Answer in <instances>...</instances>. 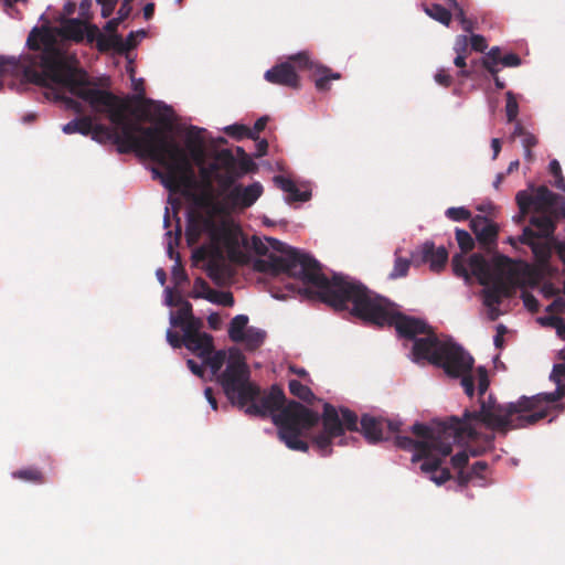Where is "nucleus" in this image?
<instances>
[{"label":"nucleus","mask_w":565,"mask_h":565,"mask_svg":"<svg viewBox=\"0 0 565 565\" xmlns=\"http://www.w3.org/2000/svg\"><path fill=\"white\" fill-rule=\"evenodd\" d=\"M262 256H265L262 259V270L273 275L285 274L301 280L313 289L320 300L335 310H347L352 316L379 327L394 326L399 337L413 341L412 355L415 362L428 361L443 367L448 376L460 377V384L469 397L475 394L477 381L479 407L466 409L462 418L457 417L465 424L476 419L473 437L479 434V428L500 431L519 428L509 425L494 426L487 420L486 415L481 413V407L490 398L497 406L504 409L511 404H518V401L502 405L498 404L492 395L486 397L490 384L486 367L479 366L475 376L472 374L473 358L452 339L437 337L424 320L402 315L395 303L374 294L350 276L333 273L332 278H328L322 271L321 264L302 249L265 236L262 238Z\"/></svg>","instance_id":"1"},{"label":"nucleus","mask_w":565,"mask_h":565,"mask_svg":"<svg viewBox=\"0 0 565 565\" xmlns=\"http://www.w3.org/2000/svg\"><path fill=\"white\" fill-rule=\"evenodd\" d=\"M183 345L201 358L222 386L232 405L244 409L247 415H270L278 427L279 439L291 450L307 451L309 446L300 439L303 431L319 422V414L306 406L289 402L287 405L284 391L273 385L267 395L260 397V390L250 381L248 366L244 356L231 350L213 351V338L203 332L183 340Z\"/></svg>","instance_id":"2"},{"label":"nucleus","mask_w":565,"mask_h":565,"mask_svg":"<svg viewBox=\"0 0 565 565\" xmlns=\"http://www.w3.org/2000/svg\"><path fill=\"white\" fill-rule=\"evenodd\" d=\"M98 28L78 19H68L55 30L36 26L30 32L26 45L31 53L25 57V76L33 83L51 89L56 100H63L67 107L81 111V105L72 96L84 98L86 90H100L93 86L85 71L78 67L76 54L71 51V41L84 39L93 43Z\"/></svg>","instance_id":"3"},{"label":"nucleus","mask_w":565,"mask_h":565,"mask_svg":"<svg viewBox=\"0 0 565 565\" xmlns=\"http://www.w3.org/2000/svg\"><path fill=\"white\" fill-rule=\"evenodd\" d=\"M81 99L94 114L106 116L119 130L113 141L120 153L134 150L140 157L173 168L185 163L184 151L159 126L143 127L130 122L126 106L114 94L103 89L86 90Z\"/></svg>","instance_id":"4"},{"label":"nucleus","mask_w":565,"mask_h":565,"mask_svg":"<svg viewBox=\"0 0 565 565\" xmlns=\"http://www.w3.org/2000/svg\"><path fill=\"white\" fill-rule=\"evenodd\" d=\"M476 423H460L457 416L446 422H435L431 426L415 423L411 426L415 438L396 435L394 443L396 447L413 454L412 462L422 461L419 469L428 473L433 482L441 486L451 477L448 469L438 471L443 460L451 454L456 443L473 438Z\"/></svg>","instance_id":"5"},{"label":"nucleus","mask_w":565,"mask_h":565,"mask_svg":"<svg viewBox=\"0 0 565 565\" xmlns=\"http://www.w3.org/2000/svg\"><path fill=\"white\" fill-rule=\"evenodd\" d=\"M452 271L467 285L475 276L483 286L481 291L483 306L487 308L488 318L497 320L501 315L499 306L502 300L509 298L516 282L515 265L507 256H497L491 260L479 254L471 255L467 260L460 254L452 257Z\"/></svg>","instance_id":"6"},{"label":"nucleus","mask_w":565,"mask_h":565,"mask_svg":"<svg viewBox=\"0 0 565 565\" xmlns=\"http://www.w3.org/2000/svg\"><path fill=\"white\" fill-rule=\"evenodd\" d=\"M550 379L557 385L554 392L539 393L531 397L521 396L518 404H511L507 409L497 406L490 398L482 404L481 413L486 415L490 425L529 427L546 416L545 406L564 396L565 388L561 386V383L565 381V362L554 365Z\"/></svg>","instance_id":"7"},{"label":"nucleus","mask_w":565,"mask_h":565,"mask_svg":"<svg viewBox=\"0 0 565 565\" xmlns=\"http://www.w3.org/2000/svg\"><path fill=\"white\" fill-rule=\"evenodd\" d=\"M203 228L209 234L210 245L202 246L196 254L202 258H210L205 271L215 284L220 285L225 276L223 258L226 256L231 260L242 259L243 247L247 242L237 228L225 222L215 223L212 220H205Z\"/></svg>","instance_id":"8"},{"label":"nucleus","mask_w":565,"mask_h":565,"mask_svg":"<svg viewBox=\"0 0 565 565\" xmlns=\"http://www.w3.org/2000/svg\"><path fill=\"white\" fill-rule=\"evenodd\" d=\"M358 416L348 408L339 411L332 405L326 403L323 406L322 425L323 430L313 438V447L322 457L331 455L332 445H348V437H344V430H358Z\"/></svg>","instance_id":"9"},{"label":"nucleus","mask_w":565,"mask_h":565,"mask_svg":"<svg viewBox=\"0 0 565 565\" xmlns=\"http://www.w3.org/2000/svg\"><path fill=\"white\" fill-rule=\"evenodd\" d=\"M252 166V159L237 163L230 150H222L214 160L200 167V177L207 186L215 182L221 193L226 195Z\"/></svg>","instance_id":"10"},{"label":"nucleus","mask_w":565,"mask_h":565,"mask_svg":"<svg viewBox=\"0 0 565 565\" xmlns=\"http://www.w3.org/2000/svg\"><path fill=\"white\" fill-rule=\"evenodd\" d=\"M361 431L370 444H376L386 440L390 434L399 431L402 422L398 419H385L369 414L362 416Z\"/></svg>","instance_id":"11"},{"label":"nucleus","mask_w":565,"mask_h":565,"mask_svg":"<svg viewBox=\"0 0 565 565\" xmlns=\"http://www.w3.org/2000/svg\"><path fill=\"white\" fill-rule=\"evenodd\" d=\"M170 214H169V207L166 206L164 217H163V227L167 230L164 234V243L167 248V255L169 258L175 260L172 269H171V276L172 280L175 285H181L188 280V275L185 270L182 268L180 264V257L179 254L174 252V245L179 244V239L181 236V226H180V218L177 217V224L174 227V236L173 231L170 230Z\"/></svg>","instance_id":"12"},{"label":"nucleus","mask_w":565,"mask_h":565,"mask_svg":"<svg viewBox=\"0 0 565 565\" xmlns=\"http://www.w3.org/2000/svg\"><path fill=\"white\" fill-rule=\"evenodd\" d=\"M448 260V252L445 246H436L426 241L412 253V262L416 265L428 264L430 270L440 271Z\"/></svg>","instance_id":"13"},{"label":"nucleus","mask_w":565,"mask_h":565,"mask_svg":"<svg viewBox=\"0 0 565 565\" xmlns=\"http://www.w3.org/2000/svg\"><path fill=\"white\" fill-rule=\"evenodd\" d=\"M264 188L262 183L255 181L246 186H243L242 184H234L225 198L232 206L237 209H247L262 196Z\"/></svg>","instance_id":"14"},{"label":"nucleus","mask_w":565,"mask_h":565,"mask_svg":"<svg viewBox=\"0 0 565 565\" xmlns=\"http://www.w3.org/2000/svg\"><path fill=\"white\" fill-rule=\"evenodd\" d=\"M289 60L296 62L300 68L315 71V74L318 76L316 79V87L318 90H328L329 81L340 78L339 73H333L328 67L313 62L306 51L291 55Z\"/></svg>","instance_id":"15"},{"label":"nucleus","mask_w":565,"mask_h":565,"mask_svg":"<svg viewBox=\"0 0 565 565\" xmlns=\"http://www.w3.org/2000/svg\"><path fill=\"white\" fill-rule=\"evenodd\" d=\"M481 429L482 428L478 429L479 434L477 435V437H473L471 439H467V440L460 443V444H462V443H468V441H471V440H479L480 439L481 440V446H479V447H470L469 450H462V451H459L456 455H454L451 457V465H452L454 468L462 469L468 463V460H469L470 456L477 457V456L481 455L483 451L492 448L493 440H494L493 430L488 429V431L483 434L481 431Z\"/></svg>","instance_id":"16"},{"label":"nucleus","mask_w":565,"mask_h":565,"mask_svg":"<svg viewBox=\"0 0 565 565\" xmlns=\"http://www.w3.org/2000/svg\"><path fill=\"white\" fill-rule=\"evenodd\" d=\"M470 228L480 244L484 246L495 244L498 226L487 216L476 215L472 217L470 220Z\"/></svg>","instance_id":"17"},{"label":"nucleus","mask_w":565,"mask_h":565,"mask_svg":"<svg viewBox=\"0 0 565 565\" xmlns=\"http://www.w3.org/2000/svg\"><path fill=\"white\" fill-rule=\"evenodd\" d=\"M265 79L271 84L297 88L299 77L289 62L280 63L265 72Z\"/></svg>","instance_id":"18"},{"label":"nucleus","mask_w":565,"mask_h":565,"mask_svg":"<svg viewBox=\"0 0 565 565\" xmlns=\"http://www.w3.org/2000/svg\"><path fill=\"white\" fill-rule=\"evenodd\" d=\"M508 242L515 245L516 242L530 246L532 253L537 262H545L550 256V248L546 242H541L536 237L535 232L530 227H525L519 237H509Z\"/></svg>","instance_id":"19"},{"label":"nucleus","mask_w":565,"mask_h":565,"mask_svg":"<svg viewBox=\"0 0 565 565\" xmlns=\"http://www.w3.org/2000/svg\"><path fill=\"white\" fill-rule=\"evenodd\" d=\"M274 182L286 193V201L288 203L306 202L311 198V191L308 185L300 188L295 181L284 175H275Z\"/></svg>","instance_id":"20"},{"label":"nucleus","mask_w":565,"mask_h":565,"mask_svg":"<svg viewBox=\"0 0 565 565\" xmlns=\"http://www.w3.org/2000/svg\"><path fill=\"white\" fill-rule=\"evenodd\" d=\"M205 132L204 128H199L196 126H190L185 136V146L186 150L183 149L178 142H175L185 153L188 154L189 160H201L204 152V139L202 134Z\"/></svg>","instance_id":"21"},{"label":"nucleus","mask_w":565,"mask_h":565,"mask_svg":"<svg viewBox=\"0 0 565 565\" xmlns=\"http://www.w3.org/2000/svg\"><path fill=\"white\" fill-rule=\"evenodd\" d=\"M184 156L185 163L175 168L169 166L168 163H159L168 170V173L166 174L160 172L158 169H152L153 178L159 179L162 185L170 191L174 190L177 186V174L191 168L188 154L185 152Z\"/></svg>","instance_id":"22"},{"label":"nucleus","mask_w":565,"mask_h":565,"mask_svg":"<svg viewBox=\"0 0 565 565\" xmlns=\"http://www.w3.org/2000/svg\"><path fill=\"white\" fill-rule=\"evenodd\" d=\"M94 42H96L97 49L102 52L114 50L117 53H125L122 36L118 33L105 35L98 31Z\"/></svg>","instance_id":"23"},{"label":"nucleus","mask_w":565,"mask_h":565,"mask_svg":"<svg viewBox=\"0 0 565 565\" xmlns=\"http://www.w3.org/2000/svg\"><path fill=\"white\" fill-rule=\"evenodd\" d=\"M177 303L179 309L175 312L171 311L169 315V322L172 328L179 327L181 323L194 317L192 305L188 300L179 297Z\"/></svg>","instance_id":"24"},{"label":"nucleus","mask_w":565,"mask_h":565,"mask_svg":"<svg viewBox=\"0 0 565 565\" xmlns=\"http://www.w3.org/2000/svg\"><path fill=\"white\" fill-rule=\"evenodd\" d=\"M556 194L548 190L546 186H539L533 193L534 211L544 212L552 207L556 200Z\"/></svg>","instance_id":"25"},{"label":"nucleus","mask_w":565,"mask_h":565,"mask_svg":"<svg viewBox=\"0 0 565 565\" xmlns=\"http://www.w3.org/2000/svg\"><path fill=\"white\" fill-rule=\"evenodd\" d=\"M530 223L532 226L537 228L539 233H535V235L541 242H544L543 238L550 236L554 232L553 220L545 213L531 216Z\"/></svg>","instance_id":"26"},{"label":"nucleus","mask_w":565,"mask_h":565,"mask_svg":"<svg viewBox=\"0 0 565 565\" xmlns=\"http://www.w3.org/2000/svg\"><path fill=\"white\" fill-rule=\"evenodd\" d=\"M265 338L266 332L263 329L249 327L237 343L244 344L248 350H255L264 343Z\"/></svg>","instance_id":"27"},{"label":"nucleus","mask_w":565,"mask_h":565,"mask_svg":"<svg viewBox=\"0 0 565 565\" xmlns=\"http://www.w3.org/2000/svg\"><path fill=\"white\" fill-rule=\"evenodd\" d=\"M248 317L246 315L235 316L228 327V337L232 341L238 342L243 339L244 333L248 329Z\"/></svg>","instance_id":"28"},{"label":"nucleus","mask_w":565,"mask_h":565,"mask_svg":"<svg viewBox=\"0 0 565 565\" xmlns=\"http://www.w3.org/2000/svg\"><path fill=\"white\" fill-rule=\"evenodd\" d=\"M424 11L429 18L434 19L435 21H438L443 25L449 26L451 22V12L444 8L443 6L438 3L424 6Z\"/></svg>","instance_id":"29"},{"label":"nucleus","mask_w":565,"mask_h":565,"mask_svg":"<svg viewBox=\"0 0 565 565\" xmlns=\"http://www.w3.org/2000/svg\"><path fill=\"white\" fill-rule=\"evenodd\" d=\"M118 131L119 130L115 126L110 128L102 124H95L90 136L92 139L97 142H104L108 140L113 141L115 139V135H117Z\"/></svg>","instance_id":"30"},{"label":"nucleus","mask_w":565,"mask_h":565,"mask_svg":"<svg viewBox=\"0 0 565 565\" xmlns=\"http://www.w3.org/2000/svg\"><path fill=\"white\" fill-rule=\"evenodd\" d=\"M153 116L162 124L170 125L172 121V108L162 102H151Z\"/></svg>","instance_id":"31"},{"label":"nucleus","mask_w":565,"mask_h":565,"mask_svg":"<svg viewBox=\"0 0 565 565\" xmlns=\"http://www.w3.org/2000/svg\"><path fill=\"white\" fill-rule=\"evenodd\" d=\"M182 330L183 340L193 338L194 335H199L203 333L201 331L203 327V322L200 318H196L195 316L193 318H190L185 322L181 323L179 326Z\"/></svg>","instance_id":"32"},{"label":"nucleus","mask_w":565,"mask_h":565,"mask_svg":"<svg viewBox=\"0 0 565 565\" xmlns=\"http://www.w3.org/2000/svg\"><path fill=\"white\" fill-rule=\"evenodd\" d=\"M205 299L212 303L232 307L234 305V297L228 291H218L212 289L205 295Z\"/></svg>","instance_id":"33"},{"label":"nucleus","mask_w":565,"mask_h":565,"mask_svg":"<svg viewBox=\"0 0 565 565\" xmlns=\"http://www.w3.org/2000/svg\"><path fill=\"white\" fill-rule=\"evenodd\" d=\"M501 58L502 57H500V47L493 46L483 57L482 64L491 75H494L498 74L499 72L498 65Z\"/></svg>","instance_id":"34"},{"label":"nucleus","mask_w":565,"mask_h":565,"mask_svg":"<svg viewBox=\"0 0 565 565\" xmlns=\"http://www.w3.org/2000/svg\"><path fill=\"white\" fill-rule=\"evenodd\" d=\"M288 386L292 395L305 402H310L315 397L311 390L297 380H290Z\"/></svg>","instance_id":"35"},{"label":"nucleus","mask_w":565,"mask_h":565,"mask_svg":"<svg viewBox=\"0 0 565 565\" xmlns=\"http://www.w3.org/2000/svg\"><path fill=\"white\" fill-rule=\"evenodd\" d=\"M445 215L447 218L454 222H462L467 220H471L470 211L465 206H451L445 211Z\"/></svg>","instance_id":"36"},{"label":"nucleus","mask_w":565,"mask_h":565,"mask_svg":"<svg viewBox=\"0 0 565 565\" xmlns=\"http://www.w3.org/2000/svg\"><path fill=\"white\" fill-rule=\"evenodd\" d=\"M515 200L522 214L527 213L530 210H534L533 193L520 191L518 192Z\"/></svg>","instance_id":"37"},{"label":"nucleus","mask_w":565,"mask_h":565,"mask_svg":"<svg viewBox=\"0 0 565 565\" xmlns=\"http://www.w3.org/2000/svg\"><path fill=\"white\" fill-rule=\"evenodd\" d=\"M224 131L228 136L236 138V139H242L244 137H248L250 139L254 138V132H252V130L249 128H247L246 126H243L239 124H233V125L226 126L224 128Z\"/></svg>","instance_id":"38"},{"label":"nucleus","mask_w":565,"mask_h":565,"mask_svg":"<svg viewBox=\"0 0 565 565\" xmlns=\"http://www.w3.org/2000/svg\"><path fill=\"white\" fill-rule=\"evenodd\" d=\"M456 241L463 253L471 250L475 246L472 236L465 230H456Z\"/></svg>","instance_id":"39"},{"label":"nucleus","mask_w":565,"mask_h":565,"mask_svg":"<svg viewBox=\"0 0 565 565\" xmlns=\"http://www.w3.org/2000/svg\"><path fill=\"white\" fill-rule=\"evenodd\" d=\"M507 105H505V111H507V119L509 122H512L516 119L519 114V104L516 100L515 95L512 92H507Z\"/></svg>","instance_id":"40"},{"label":"nucleus","mask_w":565,"mask_h":565,"mask_svg":"<svg viewBox=\"0 0 565 565\" xmlns=\"http://www.w3.org/2000/svg\"><path fill=\"white\" fill-rule=\"evenodd\" d=\"M486 468H487L486 461H477L472 465L471 471L469 473H465L463 471H460L459 476H458L459 486H466L470 481L471 476H479Z\"/></svg>","instance_id":"41"},{"label":"nucleus","mask_w":565,"mask_h":565,"mask_svg":"<svg viewBox=\"0 0 565 565\" xmlns=\"http://www.w3.org/2000/svg\"><path fill=\"white\" fill-rule=\"evenodd\" d=\"M13 478H18L24 481L40 482L42 481V475L36 469H21L12 472Z\"/></svg>","instance_id":"42"},{"label":"nucleus","mask_w":565,"mask_h":565,"mask_svg":"<svg viewBox=\"0 0 565 565\" xmlns=\"http://www.w3.org/2000/svg\"><path fill=\"white\" fill-rule=\"evenodd\" d=\"M548 169L551 174L555 178L554 185L565 192V181L562 175L559 162L556 159H553L548 164Z\"/></svg>","instance_id":"43"},{"label":"nucleus","mask_w":565,"mask_h":565,"mask_svg":"<svg viewBox=\"0 0 565 565\" xmlns=\"http://www.w3.org/2000/svg\"><path fill=\"white\" fill-rule=\"evenodd\" d=\"M409 268V260L406 258H396L394 268L390 274L391 278L404 277Z\"/></svg>","instance_id":"44"},{"label":"nucleus","mask_w":565,"mask_h":565,"mask_svg":"<svg viewBox=\"0 0 565 565\" xmlns=\"http://www.w3.org/2000/svg\"><path fill=\"white\" fill-rule=\"evenodd\" d=\"M211 290L212 289L210 288L207 282L203 278L199 277L194 280V288H193L191 296L193 298L205 299V295L207 294V291H211Z\"/></svg>","instance_id":"45"},{"label":"nucleus","mask_w":565,"mask_h":565,"mask_svg":"<svg viewBox=\"0 0 565 565\" xmlns=\"http://www.w3.org/2000/svg\"><path fill=\"white\" fill-rule=\"evenodd\" d=\"M77 120H79L77 134L83 136L92 135L93 128L95 126L93 118L85 116L77 118Z\"/></svg>","instance_id":"46"},{"label":"nucleus","mask_w":565,"mask_h":565,"mask_svg":"<svg viewBox=\"0 0 565 565\" xmlns=\"http://www.w3.org/2000/svg\"><path fill=\"white\" fill-rule=\"evenodd\" d=\"M469 46V39L466 34H460L456 38L454 51L456 54H467Z\"/></svg>","instance_id":"47"},{"label":"nucleus","mask_w":565,"mask_h":565,"mask_svg":"<svg viewBox=\"0 0 565 565\" xmlns=\"http://www.w3.org/2000/svg\"><path fill=\"white\" fill-rule=\"evenodd\" d=\"M466 57L467 54H456L454 58V64L459 68L458 74L463 77L470 76V71L467 70Z\"/></svg>","instance_id":"48"},{"label":"nucleus","mask_w":565,"mask_h":565,"mask_svg":"<svg viewBox=\"0 0 565 565\" xmlns=\"http://www.w3.org/2000/svg\"><path fill=\"white\" fill-rule=\"evenodd\" d=\"M499 64L504 67H516L521 65V58L515 53H508L499 61Z\"/></svg>","instance_id":"49"},{"label":"nucleus","mask_w":565,"mask_h":565,"mask_svg":"<svg viewBox=\"0 0 565 565\" xmlns=\"http://www.w3.org/2000/svg\"><path fill=\"white\" fill-rule=\"evenodd\" d=\"M522 300H523L524 307L527 310H530L532 312H535L539 310V300L532 294L523 292Z\"/></svg>","instance_id":"50"},{"label":"nucleus","mask_w":565,"mask_h":565,"mask_svg":"<svg viewBox=\"0 0 565 565\" xmlns=\"http://www.w3.org/2000/svg\"><path fill=\"white\" fill-rule=\"evenodd\" d=\"M167 342L173 348L179 349L183 345V337L181 338L177 332L168 329L166 332Z\"/></svg>","instance_id":"51"},{"label":"nucleus","mask_w":565,"mask_h":565,"mask_svg":"<svg viewBox=\"0 0 565 565\" xmlns=\"http://www.w3.org/2000/svg\"><path fill=\"white\" fill-rule=\"evenodd\" d=\"M96 2L102 7L103 18H108L117 4V0H96Z\"/></svg>","instance_id":"52"},{"label":"nucleus","mask_w":565,"mask_h":565,"mask_svg":"<svg viewBox=\"0 0 565 565\" xmlns=\"http://www.w3.org/2000/svg\"><path fill=\"white\" fill-rule=\"evenodd\" d=\"M472 50L483 52L487 49L486 39L480 34H472L470 39Z\"/></svg>","instance_id":"53"},{"label":"nucleus","mask_w":565,"mask_h":565,"mask_svg":"<svg viewBox=\"0 0 565 565\" xmlns=\"http://www.w3.org/2000/svg\"><path fill=\"white\" fill-rule=\"evenodd\" d=\"M435 81L439 85L445 86V87L450 86L452 83L451 76L444 68H440L437 71V73L435 74Z\"/></svg>","instance_id":"54"},{"label":"nucleus","mask_w":565,"mask_h":565,"mask_svg":"<svg viewBox=\"0 0 565 565\" xmlns=\"http://www.w3.org/2000/svg\"><path fill=\"white\" fill-rule=\"evenodd\" d=\"M563 319L559 318V317H556V316H548V317H542L539 319V322L542 324V326H548V327H552V328H556L558 324H561V321Z\"/></svg>","instance_id":"55"},{"label":"nucleus","mask_w":565,"mask_h":565,"mask_svg":"<svg viewBox=\"0 0 565 565\" xmlns=\"http://www.w3.org/2000/svg\"><path fill=\"white\" fill-rule=\"evenodd\" d=\"M138 43L136 39V33L131 31L126 39L122 38V46L125 47V53L134 49Z\"/></svg>","instance_id":"56"},{"label":"nucleus","mask_w":565,"mask_h":565,"mask_svg":"<svg viewBox=\"0 0 565 565\" xmlns=\"http://www.w3.org/2000/svg\"><path fill=\"white\" fill-rule=\"evenodd\" d=\"M186 364H188V367L190 369V371L196 375V376H200L202 377L203 376V365H205L204 363L203 364H199L196 363L194 360L192 359H189L186 361Z\"/></svg>","instance_id":"57"},{"label":"nucleus","mask_w":565,"mask_h":565,"mask_svg":"<svg viewBox=\"0 0 565 565\" xmlns=\"http://www.w3.org/2000/svg\"><path fill=\"white\" fill-rule=\"evenodd\" d=\"M17 65L15 57H4L0 56V75L7 72L8 66L14 67Z\"/></svg>","instance_id":"58"},{"label":"nucleus","mask_w":565,"mask_h":565,"mask_svg":"<svg viewBox=\"0 0 565 565\" xmlns=\"http://www.w3.org/2000/svg\"><path fill=\"white\" fill-rule=\"evenodd\" d=\"M79 120L77 118L68 121L62 127V131L66 135L76 134L78 130Z\"/></svg>","instance_id":"59"},{"label":"nucleus","mask_w":565,"mask_h":565,"mask_svg":"<svg viewBox=\"0 0 565 565\" xmlns=\"http://www.w3.org/2000/svg\"><path fill=\"white\" fill-rule=\"evenodd\" d=\"M130 12H131L130 3L122 1L121 6L118 10V15L116 18L119 19V21L121 22L129 17Z\"/></svg>","instance_id":"60"},{"label":"nucleus","mask_w":565,"mask_h":565,"mask_svg":"<svg viewBox=\"0 0 565 565\" xmlns=\"http://www.w3.org/2000/svg\"><path fill=\"white\" fill-rule=\"evenodd\" d=\"M521 142H522L523 147H531L532 148V147H534L537 143V139H536V137L533 134L526 131L523 135V137L521 138Z\"/></svg>","instance_id":"61"},{"label":"nucleus","mask_w":565,"mask_h":565,"mask_svg":"<svg viewBox=\"0 0 565 565\" xmlns=\"http://www.w3.org/2000/svg\"><path fill=\"white\" fill-rule=\"evenodd\" d=\"M207 322H209V326L214 330L220 329V327L222 324L221 317L216 312H212L211 315H209Z\"/></svg>","instance_id":"62"},{"label":"nucleus","mask_w":565,"mask_h":565,"mask_svg":"<svg viewBox=\"0 0 565 565\" xmlns=\"http://www.w3.org/2000/svg\"><path fill=\"white\" fill-rule=\"evenodd\" d=\"M268 148V142L266 139H260L256 143V152L255 157H263L266 154Z\"/></svg>","instance_id":"63"},{"label":"nucleus","mask_w":565,"mask_h":565,"mask_svg":"<svg viewBox=\"0 0 565 565\" xmlns=\"http://www.w3.org/2000/svg\"><path fill=\"white\" fill-rule=\"evenodd\" d=\"M164 305L168 306V307H173V306H178L177 303V300L173 299V295H172V289L167 287L164 289Z\"/></svg>","instance_id":"64"}]
</instances>
